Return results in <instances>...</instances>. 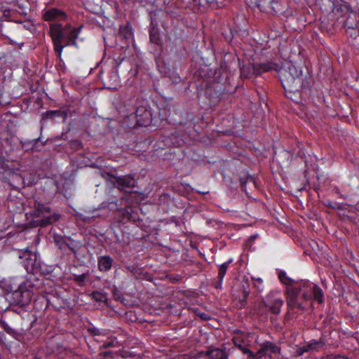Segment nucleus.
Instances as JSON below:
<instances>
[{"label":"nucleus","instance_id":"obj_21","mask_svg":"<svg viewBox=\"0 0 359 359\" xmlns=\"http://www.w3.org/2000/svg\"><path fill=\"white\" fill-rule=\"evenodd\" d=\"M320 346L321 344L316 341H311L306 346L304 347L303 351H308L309 350H316L318 349Z\"/></svg>","mask_w":359,"mask_h":359},{"label":"nucleus","instance_id":"obj_31","mask_svg":"<svg viewBox=\"0 0 359 359\" xmlns=\"http://www.w3.org/2000/svg\"><path fill=\"white\" fill-rule=\"evenodd\" d=\"M329 359H350V358L345 357V356L338 355V356H332V357L330 358Z\"/></svg>","mask_w":359,"mask_h":359},{"label":"nucleus","instance_id":"obj_7","mask_svg":"<svg viewBox=\"0 0 359 359\" xmlns=\"http://www.w3.org/2000/svg\"><path fill=\"white\" fill-rule=\"evenodd\" d=\"M265 306L273 313L278 314L280 312L283 301L280 298L276 297L273 294H269L264 302Z\"/></svg>","mask_w":359,"mask_h":359},{"label":"nucleus","instance_id":"obj_16","mask_svg":"<svg viewBox=\"0 0 359 359\" xmlns=\"http://www.w3.org/2000/svg\"><path fill=\"white\" fill-rule=\"evenodd\" d=\"M279 279L280 280V281L287 285V287L291 285H293L296 282L292 280V278L287 277L286 276V273L284 271H281L280 273H279Z\"/></svg>","mask_w":359,"mask_h":359},{"label":"nucleus","instance_id":"obj_20","mask_svg":"<svg viewBox=\"0 0 359 359\" xmlns=\"http://www.w3.org/2000/svg\"><path fill=\"white\" fill-rule=\"evenodd\" d=\"M239 349L243 352V354L247 355L248 359H255V354L251 351L245 344H243Z\"/></svg>","mask_w":359,"mask_h":359},{"label":"nucleus","instance_id":"obj_33","mask_svg":"<svg viewBox=\"0 0 359 359\" xmlns=\"http://www.w3.org/2000/svg\"><path fill=\"white\" fill-rule=\"evenodd\" d=\"M215 287L216 288H221L222 287V285H219V280H218V283L217 284L215 285Z\"/></svg>","mask_w":359,"mask_h":359},{"label":"nucleus","instance_id":"obj_30","mask_svg":"<svg viewBox=\"0 0 359 359\" xmlns=\"http://www.w3.org/2000/svg\"><path fill=\"white\" fill-rule=\"evenodd\" d=\"M334 191L337 194H339L340 195V197L342 198H348V195H343L340 193V191H339V189L336 187L334 188Z\"/></svg>","mask_w":359,"mask_h":359},{"label":"nucleus","instance_id":"obj_17","mask_svg":"<svg viewBox=\"0 0 359 359\" xmlns=\"http://www.w3.org/2000/svg\"><path fill=\"white\" fill-rule=\"evenodd\" d=\"M142 110V109H137V111H136V116L137 117L140 116V112ZM144 114L146 116L147 120V121H144V122L142 123V120L140 118H137V123L139 125H141V126L145 125L146 126V125H147L150 122V113H149V111H148L147 110H144Z\"/></svg>","mask_w":359,"mask_h":359},{"label":"nucleus","instance_id":"obj_15","mask_svg":"<svg viewBox=\"0 0 359 359\" xmlns=\"http://www.w3.org/2000/svg\"><path fill=\"white\" fill-rule=\"evenodd\" d=\"M233 262L232 259H229L228 261L225 262L222 264H221L219 267L218 276L217 278L219 280V285H222V280L225 276L226 271L230 265V264Z\"/></svg>","mask_w":359,"mask_h":359},{"label":"nucleus","instance_id":"obj_22","mask_svg":"<svg viewBox=\"0 0 359 359\" xmlns=\"http://www.w3.org/2000/svg\"><path fill=\"white\" fill-rule=\"evenodd\" d=\"M249 294H250V291L248 290H247L246 288H244L243 291V299L240 300V306H239L241 308L245 306V305L246 304V299L248 297Z\"/></svg>","mask_w":359,"mask_h":359},{"label":"nucleus","instance_id":"obj_6","mask_svg":"<svg viewBox=\"0 0 359 359\" xmlns=\"http://www.w3.org/2000/svg\"><path fill=\"white\" fill-rule=\"evenodd\" d=\"M280 348L270 341H265L261 344L259 351L255 353V359H273V355L280 353Z\"/></svg>","mask_w":359,"mask_h":359},{"label":"nucleus","instance_id":"obj_3","mask_svg":"<svg viewBox=\"0 0 359 359\" xmlns=\"http://www.w3.org/2000/svg\"><path fill=\"white\" fill-rule=\"evenodd\" d=\"M83 26L74 27L69 24L63 26L61 23L54 22L50 25L49 33L53 41L55 52L61 57L65 46H76L78 38Z\"/></svg>","mask_w":359,"mask_h":359},{"label":"nucleus","instance_id":"obj_23","mask_svg":"<svg viewBox=\"0 0 359 359\" xmlns=\"http://www.w3.org/2000/svg\"><path fill=\"white\" fill-rule=\"evenodd\" d=\"M252 280L254 281V287L255 288H257L258 290H262V283H263V280L262 278H254V277H252Z\"/></svg>","mask_w":359,"mask_h":359},{"label":"nucleus","instance_id":"obj_19","mask_svg":"<svg viewBox=\"0 0 359 359\" xmlns=\"http://www.w3.org/2000/svg\"><path fill=\"white\" fill-rule=\"evenodd\" d=\"M233 344L239 348L241 347L243 344H245V341L243 338V335L241 334H237L233 337L232 339Z\"/></svg>","mask_w":359,"mask_h":359},{"label":"nucleus","instance_id":"obj_25","mask_svg":"<svg viewBox=\"0 0 359 359\" xmlns=\"http://www.w3.org/2000/svg\"><path fill=\"white\" fill-rule=\"evenodd\" d=\"M1 327L8 334H11L13 330L5 321H1Z\"/></svg>","mask_w":359,"mask_h":359},{"label":"nucleus","instance_id":"obj_4","mask_svg":"<svg viewBox=\"0 0 359 359\" xmlns=\"http://www.w3.org/2000/svg\"><path fill=\"white\" fill-rule=\"evenodd\" d=\"M34 215L36 217H43L39 222V224L41 226H46L48 224H51L57 221L60 218L59 215L56 213H51L49 206L38 201H35L34 203Z\"/></svg>","mask_w":359,"mask_h":359},{"label":"nucleus","instance_id":"obj_28","mask_svg":"<svg viewBox=\"0 0 359 359\" xmlns=\"http://www.w3.org/2000/svg\"><path fill=\"white\" fill-rule=\"evenodd\" d=\"M150 40L154 43H158V41H159L158 35L157 34L151 32L150 34Z\"/></svg>","mask_w":359,"mask_h":359},{"label":"nucleus","instance_id":"obj_24","mask_svg":"<svg viewBox=\"0 0 359 359\" xmlns=\"http://www.w3.org/2000/svg\"><path fill=\"white\" fill-rule=\"evenodd\" d=\"M62 112L60 110H53V111H48L46 112V118H50L54 116H62Z\"/></svg>","mask_w":359,"mask_h":359},{"label":"nucleus","instance_id":"obj_34","mask_svg":"<svg viewBox=\"0 0 359 359\" xmlns=\"http://www.w3.org/2000/svg\"><path fill=\"white\" fill-rule=\"evenodd\" d=\"M326 205L330 206V207H332V202L331 201H327V203H326Z\"/></svg>","mask_w":359,"mask_h":359},{"label":"nucleus","instance_id":"obj_32","mask_svg":"<svg viewBox=\"0 0 359 359\" xmlns=\"http://www.w3.org/2000/svg\"><path fill=\"white\" fill-rule=\"evenodd\" d=\"M112 344H113V342L110 341V342H108L107 344H103V346L104 347H109V346H112Z\"/></svg>","mask_w":359,"mask_h":359},{"label":"nucleus","instance_id":"obj_5","mask_svg":"<svg viewBox=\"0 0 359 359\" xmlns=\"http://www.w3.org/2000/svg\"><path fill=\"white\" fill-rule=\"evenodd\" d=\"M106 175L109 176L108 173L102 174L104 177H106ZM110 177L113 178L112 182L114 185L122 191H128V189H131L136 185L135 180L129 175L118 177L110 175Z\"/></svg>","mask_w":359,"mask_h":359},{"label":"nucleus","instance_id":"obj_35","mask_svg":"<svg viewBox=\"0 0 359 359\" xmlns=\"http://www.w3.org/2000/svg\"><path fill=\"white\" fill-rule=\"evenodd\" d=\"M241 185H242V187L244 188L245 185V182H242Z\"/></svg>","mask_w":359,"mask_h":359},{"label":"nucleus","instance_id":"obj_18","mask_svg":"<svg viewBox=\"0 0 359 359\" xmlns=\"http://www.w3.org/2000/svg\"><path fill=\"white\" fill-rule=\"evenodd\" d=\"M92 298L99 302H104L107 301V296L99 291H95L91 294Z\"/></svg>","mask_w":359,"mask_h":359},{"label":"nucleus","instance_id":"obj_27","mask_svg":"<svg viewBox=\"0 0 359 359\" xmlns=\"http://www.w3.org/2000/svg\"><path fill=\"white\" fill-rule=\"evenodd\" d=\"M71 147L74 149H79L82 147V143L79 140H74L71 142Z\"/></svg>","mask_w":359,"mask_h":359},{"label":"nucleus","instance_id":"obj_8","mask_svg":"<svg viewBox=\"0 0 359 359\" xmlns=\"http://www.w3.org/2000/svg\"><path fill=\"white\" fill-rule=\"evenodd\" d=\"M43 18L46 21H62L66 20L67 15L61 10L57 8H51L44 11Z\"/></svg>","mask_w":359,"mask_h":359},{"label":"nucleus","instance_id":"obj_29","mask_svg":"<svg viewBox=\"0 0 359 359\" xmlns=\"http://www.w3.org/2000/svg\"><path fill=\"white\" fill-rule=\"evenodd\" d=\"M90 332L94 336L102 334V331L97 328H92L89 330Z\"/></svg>","mask_w":359,"mask_h":359},{"label":"nucleus","instance_id":"obj_9","mask_svg":"<svg viewBox=\"0 0 359 359\" xmlns=\"http://www.w3.org/2000/svg\"><path fill=\"white\" fill-rule=\"evenodd\" d=\"M13 297L17 304L21 305L27 304L31 300V292L27 290H23L21 287L13 293Z\"/></svg>","mask_w":359,"mask_h":359},{"label":"nucleus","instance_id":"obj_1","mask_svg":"<svg viewBox=\"0 0 359 359\" xmlns=\"http://www.w3.org/2000/svg\"><path fill=\"white\" fill-rule=\"evenodd\" d=\"M313 299L323 303L324 294L320 287L309 281L301 280L286 289L287 304L291 309L304 310Z\"/></svg>","mask_w":359,"mask_h":359},{"label":"nucleus","instance_id":"obj_11","mask_svg":"<svg viewBox=\"0 0 359 359\" xmlns=\"http://www.w3.org/2000/svg\"><path fill=\"white\" fill-rule=\"evenodd\" d=\"M20 259H26V263L25 264L26 269L28 271L29 266H33L35 264L36 260V255L27 248L25 249V250L22 252V254L19 255Z\"/></svg>","mask_w":359,"mask_h":359},{"label":"nucleus","instance_id":"obj_14","mask_svg":"<svg viewBox=\"0 0 359 359\" xmlns=\"http://www.w3.org/2000/svg\"><path fill=\"white\" fill-rule=\"evenodd\" d=\"M241 76L244 78H251L257 76V67L255 63L243 65L241 69Z\"/></svg>","mask_w":359,"mask_h":359},{"label":"nucleus","instance_id":"obj_26","mask_svg":"<svg viewBox=\"0 0 359 359\" xmlns=\"http://www.w3.org/2000/svg\"><path fill=\"white\" fill-rule=\"evenodd\" d=\"M86 279V274L82 273L81 275L75 276L74 280L79 284L83 283Z\"/></svg>","mask_w":359,"mask_h":359},{"label":"nucleus","instance_id":"obj_13","mask_svg":"<svg viewBox=\"0 0 359 359\" xmlns=\"http://www.w3.org/2000/svg\"><path fill=\"white\" fill-rule=\"evenodd\" d=\"M205 355L209 356L210 358L213 359H227L228 354L224 349L214 348H209L205 353Z\"/></svg>","mask_w":359,"mask_h":359},{"label":"nucleus","instance_id":"obj_2","mask_svg":"<svg viewBox=\"0 0 359 359\" xmlns=\"http://www.w3.org/2000/svg\"><path fill=\"white\" fill-rule=\"evenodd\" d=\"M278 76L287 96L294 100L297 95L306 98L310 95V83L304 78L302 70L293 64L285 62L278 69Z\"/></svg>","mask_w":359,"mask_h":359},{"label":"nucleus","instance_id":"obj_12","mask_svg":"<svg viewBox=\"0 0 359 359\" xmlns=\"http://www.w3.org/2000/svg\"><path fill=\"white\" fill-rule=\"evenodd\" d=\"M112 258L109 255L101 256L98 258L97 265L100 271H108L111 269Z\"/></svg>","mask_w":359,"mask_h":359},{"label":"nucleus","instance_id":"obj_10","mask_svg":"<svg viewBox=\"0 0 359 359\" xmlns=\"http://www.w3.org/2000/svg\"><path fill=\"white\" fill-rule=\"evenodd\" d=\"M257 67V75L259 76L263 73L270 72L271 70H275L278 72V69L280 66H279L276 63H273L272 62H266L264 63H255Z\"/></svg>","mask_w":359,"mask_h":359}]
</instances>
